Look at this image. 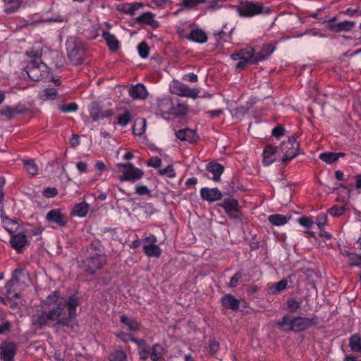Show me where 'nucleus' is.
Segmentation results:
<instances>
[{
    "instance_id": "obj_1",
    "label": "nucleus",
    "mask_w": 361,
    "mask_h": 361,
    "mask_svg": "<svg viewBox=\"0 0 361 361\" xmlns=\"http://www.w3.org/2000/svg\"><path fill=\"white\" fill-rule=\"evenodd\" d=\"M78 305L77 297L66 298L61 297L59 291L55 290L42 302V309L37 310L32 315V324L37 329H42L49 322H56V326L73 328Z\"/></svg>"
},
{
    "instance_id": "obj_2",
    "label": "nucleus",
    "mask_w": 361,
    "mask_h": 361,
    "mask_svg": "<svg viewBox=\"0 0 361 361\" xmlns=\"http://www.w3.org/2000/svg\"><path fill=\"white\" fill-rule=\"evenodd\" d=\"M274 50L275 47L271 44H264L259 52H257L251 47H247L238 52L232 54L231 57L234 61H239L235 65V69L240 71L244 69L248 64H256L266 60Z\"/></svg>"
},
{
    "instance_id": "obj_3",
    "label": "nucleus",
    "mask_w": 361,
    "mask_h": 361,
    "mask_svg": "<svg viewBox=\"0 0 361 361\" xmlns=\"http://www.w3.org/2000/svg\"><path fill=\"white\" fill-rule=\"evenodd\" d=\"M106 264V257L102 247L97 245L87 247L84 257L79 263V267L85 272L93 274Z\"/></svg>"
},
{
    "instance_id": "obj_4",
    "label": "nucleus",
    "mask_w": 361,
    "mask_h": 361,
    "mask_svg": "<svg viewBox=\"0 0 361 361\" xmlns=\"http://www.w3.org/2000/svg\"><path fill=\"white\" fill-rule=\"evenodd\" d=\"M318 324V317L313 315L312 317L296 316L290 317L289 315H284L281 320L276 323V326L283 331H291L301 332L308 329L316 326Z\"/></svg>"
},
{
    "instance_id": "obj_5",
    "label": "nucleus",
    "mask_w": 361,
    "mask_h": 361,
    "mask_svg": "<svg viewBox=\"0 0 361 361\" xmlns=\"http://www.w3.org/2000/svg\"><path fill=\"white\" fill-rule=\"evenodd\" d=\"M77 27L78 31L87 39H93L99 36V24L92 21L79 11L73 12L68 19Z\"/></svg>"
},
{
    "instance_id": "obj_6",
    "label": "nucleus",
    "mask_w": 361,
    "mask_h": 361,
    "mask_svg": "<svg viewBox=\"0 0 361 361\" xmlns=\"http://www.w3.org/2000/svg\"><path fill=\"white\" fill-rule=\"evenodd\" d=\"M230 8L235 9L239 16L244 18H252L262 13H269L270 9L262 3L240 0L238 6L230 5Z\"/></svg>"
},
{
    "instance_id": "obj_7",
    "label": "nucleus",
    "mask_w": 361,
    "mask_h": 361,
    "mask_svg": "<svg viewBox=\"0 0 361 361\" xmlns=\"http://www.w3.org/2000/svg\"><path fill=\"white\" fill-rule=\"evenodd\" d=\"M67 55L71 63L79 65L83 62L85 44L77 37H69L66 42Z\"/></svg>"
},
{
    "instance_id": "obj_8",
    "label": "nucleus",
    "mask_w": 361,
    "mask_h": 361,
    "mask_svg": "<svg viewBox=\"0 0 361 361\" xmlns=\"http://www.w3.org/2000/svg\"><path fill=\"white\" fill-rule=\"evenodd\" d=\"M30 281V277L27 272L21 268H17L12 273V279L7 282L6 288L9 297L18 298L19 294L11 291V287L15 284L27 285Z\"/></svg>"
},
{
    "instance_id": "obj_9",
    "label": "nucleus",
    "mask_w": 361,
    "mask_h": 361,
    "mask_svg": "<svg viewBox=\"0 0 361 361\" xmlns=\"http://www.w3.org/2000/svg\"><path fill=\"white\" fill-rule=\"evenodd\" d=\"M299 146L300 144L294 136L289 137L286 141H283L280 145L281 150L283 153L282 162H288L296 157L299 154Z\"/></svg>"
},
{
    "instance_id": "obj_10",
    "label": "nucleus",
    "mask_w": 361,
    "mask_h": 361,
    "mask_svg": "<svg viewBox=\"0 0 361 361\" xmlns=\"http://www.w3.org/2000/svg\"><path fill=\"white\" fill-rule=\"evenodd\" d=\"M26 73L34 81L41 80L48 73L47 65L37 60H32L26 67Z\"/></svg>"
},
{
    "instance_id": "obj_11",
    "label": "nucleus",
    "mask_w": 361,
    "mask_h": 361,
    "mask_svg": "<svg viewBox=\"0 0 361 361\" xmlns=\"http://www.w3.org/2000/svg\"><path fill=\"white\" fill-rule=\"evenodd\" d=\"M118 168H123V175L120 176L121 181L135 182L143 176V171L135 167L132 164H118Z\"/></svg>"
},
{
    "instance_id": "obj_12",
    "label": "nucleus",
    "mask_w": 361,
    "mask_h": 361,
    "mask_svg": "<svg viewBox=\"0 0 361 361\" xmlns=\"http://www.w3.org/2000/svg\"><path fill=\"white\" fill-rule=\"evenodd\" d=\"M355 25V21L343 20L338 22V16H335L326 21V27L334 32H350Z\"/></svg>"
},
{
    "instance_id": "obj_13",
    "label": "nucleus",
    "mask_w": 361,
    "mask_h": 361,
    "mask_svg": "<svg viewBox=\"0 0 361 361\" xmlns=\"http://www.w3.org/2000/svg\"><path fill=\"white\" fill-rule=\"evenodd\" d=\"M227 216L233 219L235 223L241 224L244 216L237 200L227 197Z\"/></svg>"
},
{
    "instance_id": "obj_14",
    "label": "nucleus",
    "mask_w": 361,
    "mask_h": 361,
    "mask_svg": "<svg viewBox=\"0 0 361 361\" xmlns=\"http://www.w3.org/2000/svg\"><path fill=\"white\" fill-rule=\"evenodd\" d=\"M157 237L152 235L145 239V243L143 245V251L148 257H159L161 254V250L156 244Z\"/></svg>"
},
{
    "instance_id": "obj_15",
    "label": "nucleus",
    "mask_w": 361,
    "mask_h": 361,
    "mask_svg": "<svg viewBox=\"0 0 361 361\" xmlns=\"http://www.w3.org/2000/svg\"><path fill=\"white\" fill-rule=\"evenodd\" d=\"M17 350L13 342H4L0 346V358L4 361H13Z\"/></svg>"
},
{
    "instance_id": "obj_16",
    "label": "nucleus",
    "mask_w": 361,
    "mask_h": 361,
    "mask_svg": "<svg viewBox=\"0 0 361 361\" xmlns=\"http://www.w3.org/2000/svg\"><path fill=\"white\" fill-rule=\"evenodd\" d=\"M172 92L181 97L195 99L198 97L199 90L192 89L184 84L177 83L172 87Z\"/></svg>"
},
{
    "instance_id": "obj_17",
    "label": "nucleus",
    "mask_w": 361,
    "mask_h": 361,
    "mask_svg": "<svg viewBox=\"0 0 361 361\" xmlns=\"http://www.w3.org/2000/svg\"><path fill=\"white\" fill-rule=\"evenodd\" d=\"M90 114L92 120L97 121L112 116L114 112L112 110L102 111L97 103L93 102L90 110Z\"/></svg>"
},
{
    "instance_id": "obj_18",
    "label": "nucleus",
    "mask_w": 361,
    "mask_h": 361,
    "mask_svg": "<svg viewBox=\"0 0 361 361\" xmlns=\"http://www.w3.org/2000/svg\"><path fill=\"white\" fill-rule=\"evenodd\" d=\"M276 150L277 147L271 145H268L264 147L263 150L264 166H269L276 161Z\"/></svg>"
},
{
    "instance_id": "obj_19",
    "label": "nucleus",
    "mask_w": 361,
    "mask_h": 361,
    "mask_svg": "<svg viewBox=\"0 0 361 361\" xmlns=\"http://www.w3.org/2000/svg\"><path fill=\"white\" fill-rule=\"evenodd\" d=\"M46 219L49 222L56 224L59 226H64L66 224L65 216L58 209H52L49 212Z\"/></svg>"
},
{
    "instance_id": "obj_20",
    "label": "nucleus",
    "mask_w": 361,
    "mask_h": 361,
    "mask_svg": "<svg viewBox=\"0 0 361 361\" xmlns=\"http://www.w3.org/2000/svg\"><path fill=\"white\" fill-rule=\"evenodd\" d=\"M200 192L202 199L209 202L219 200L222 197V193L217 188H204Z\"/></svg>"
},
{
    "instance_id": "obj_21",
    "label": "nucleus",
    "mask_w": 361,
    "mask_h": 361,
    "mask_svg": "<svg viewBox=\"0 0 361 361\" xmlns=\"http://www.w3.org/2000/svg\"><path fill=\"white\" fill-rule=\"evenodd\" d=\"M138 24L147 25L153 29H156L159 26L158 21L154 19V15L151 12H146L136 18Z\"/></svg>"
},
{
    "instance_id": "obj_22",
    "label": "nucleus",
    "mask_w": 361,
    "mask_h": 361,
    "mask_svg": "<svg viewBox=\"0 0 361 361\" xmlns=\"http://www.w3.org/2000/svg\"><path fill=\"white\" fill-rule=\"evenodd\" d=\"M176 137L183 141H188L190 143H194L197 141L198 137L195 133V131L189 129H182L179 130L176 133Z\"/></svg>"
},
{
    "instance_id": "obj_23",
    "label": "nucleus",
    "mask_w": 361,
    "mask_h": 361,
    "mask_svg": "<svg viewBox=\"0 0 361 361\" xmlns=\"http://www.w3.org/2000/svg\"><path fill=\"white\" fill-rule=\"evenodd\" d=\"M343 257L348 259L349 267H361V254L350 252L348 250H343L341 252Z\"/></svg>"
},
{
    "instance_id": "obj_24",
    "label": "nucleus",
    "mask_w": 361,
    "mask_h": 361,
    "mask_svg": "<svg viewBox=\"0 0 361 361\" xmlns=\"http://www.w3.org/2000/svg\"><path fill=\"white\" fill-rule=\"evenodd\" d=\"M131 341L137 345L138 353L140 358L143 360H147L149 357L151 347L143 340L139 341L135 338H131Z\"/></svg>"
},
{
    "instance_id": "obj_25",
    "label": "nucleus",
    "mask_w": 361,
    "mask_h": 361,
    "mask_svg": "<svg viewBox=\"0 0 361 361\" xmlns=\"http://www.w3.org/2000/svg\"><path fill=\"white\" fill-rule=\"evenodd\" d=\"M206 169L212 174V180L217 181L224 171V167L221 164L216 162H210L207 164Z\"/></svg>"
},
{
    "instance_id": "obj_26",
    "label": "nucleus",
    "mask_w": 361,
    "mask_h": 361,
    "mask_svg": "<svg viewBox=\"0 0 361 361\" xmlns=\"http://www.w3.org/2000/svg\"><path fill=\"white\" fill-rule=\"evenodd\" d=\"M129 94L133 99H144L147 97V92L145 87L141 84H137L130 87Z\"/></svg>"
},
{
    "instance_id": "obj_27",
    "label": "nucleus",
    "mask_w": 361,
    "mask_h": 361,
    "mask_svg": "<svg viewBox=\"0 0 361 361\" xmlns=\"http://www.w3.org/2000/svg\"><path fill=\"white\" fill-rule=\"evenodd\" d=\"M27 243V237L23 233H18L11 239V246L18 252H20Z\"/></svg>"
},
{
    "instance_id": "obj_28",
    "label": "nucleus",
    "mask_w": 361,
    "mask_h": 361,
    "mask_svg": "<svg viewBox=\"0 0 361 361\" xmlns=\"http://www.w3.org/2000/svg\"><path fill=\"white\" fill-rule=\"evenodd\" d=\"M349 204L347 202L343 204H335L329 209L328 213L334 218H338L349 209Z\"/></svg>"
},
{
    "instance_id": "obj_29",
    "label": "nucleus",
    "mask_w": 361,
    "mask_h": 361,
    "mask_svg": "<svg viewBox=\"0 0 361 361\" xmlns=\"http://www.w3.org/2000/svg\"><path fill=\"white\" fill-rule=\"evenodd\" d=\"M102 37L106 41L110 50L116 51L118 49L120 43L115 35L109 32H103Z\"/></svg>"
},
{
    "instance_id": "obj_30",
    "label": "nucleus",
    "mask_w": 361,
    "mask_h": 361,
    "mask_svg": "<svg viewBox=\"0 0 361 361\" xmlns=\"http://www.w3.org/2000/svg\"><path fill=\"white\" fill-rule=\"evenodd\" d=\"M290 216H287L280 214H271L268 216L269 221L274 226H281L286 224Z\"/></svg>"
},
{
    "instance_id": "obj_31",
    "label": "nucleus",
    "mask_w": 361,
    "mask_h": 361,
    "mask_svg": "<svg viewBox=\"0 0 361 361\" xmlns=\"http://www.w3.org/2000/svg\"><path fill=\"white\" fill-rule=\"evenodd\" d=\"M164 348L163 347L157 343L154 344L150 350L149 357L152 361H163L164 357Z\"/></svg>"
},
{
    "instance_id": "obj_32",
    "label": "nucleus",
    "mask_w": 361,
    "mask_h": 361,
    "mask_svg": "<svg viewBox=\"0 0 361 361\" xmlns=\"http://www.w3.org/2000/svg\"><path fill=\"white\" fill-rule=\"evenodd\" d=\"M349 347L351 351L361 353V337L358 334H353L349 338Z\"/></svg>"
},
{
    "instance_id": "obj_33",
    "label": "nucleus",
    "mask_w": 361,
    "mask_h": 361,
    "mask_svg": "<svg viewBox=\"0 0 361 361\" xmlns=\"http://www.w3.org/2000/svg\"><path fill=\"white\" fill-rule=\"evenodd\" d=\"M147 121L145 118H137L133 125V134L137 136H141L144 134L146 130Z\"/></svg>"
},
{
    "instance_id": "obj_34",
    "label": "nucleus",
    "mask_w": 361,
    "mask_h": 361,
    "mask_svg": "<svg viewBox=\"0 0 361 361\" xmlns=\"http://www.w3.org/2000/svg\"><path fill=\"white\" fill-rule=\"evenodd\" d=\"M90 206L85 202L77 204L72 210V215L84 217L87 214Z\"/></svg>"
},
{
    "instance_id": "obj_35",
    "label": "nucleus",
    "mask_w": 361,
    "mask_h": 361,
    "mask_svg": "<svg viewBox=\"0 0 361 361\" xmlns=\"http://www.w3.org/2000/svg\"><path fill=\"white\" fill-rule=\"evenodd\" d=\"M5 5L6 8L4 11L6 13H12L18 11L22 4V0H2Z\"/></svg>"
},
{
    "instance_id": "obj_36",
    "label": "nucleus",
    "mask_w": 361,
    "mask_h": 361,
    "mask_svg": "<svg viewBox=\"0 0 361 361\" xmlns=\"http://www.w3.org/2000/svg\"><path fill=\"white\" fill-rule=\"evenodd\" d=\"M189 39L192 40L193 42H199V43H204L206 42L207 40V37L206 33L200 29H197L195 30H192L190 32Z\"/></svg>"
},
{
    "instance_id": "obj_37",
    "label": "nucleus",
    "mask_w": 361,
    "mask_h": 361,
    "mask_svg": "<svg viewBox=\"0 0 361 361\" xmlns=\"http://www.w3.org/2000/svg\"><path fill=\"white\" fill-rule=\"evenodd\" d=\"M171 100L169 98H163L158 100V107L162 113H170L171 111Z\"/></svg>"
},
{
    "instance_id": "obj_38",
    "label": "nucleus",
    "mask_w": 361,
    "mask_h": 361,
    "mask_svg": "<svg viewBox=\"0 0 361 361\" xmlns=\"http://www.w3.org/2000/svg\"><path fill=\"white\" fill-rule=\"evenodd\" d=\"M121 322L126 324L130 331H136L139 329V323L136 320L130 319L126 315L121 317Z\"/></svg>"
},
{
    "instance_id": "obj_39",
    "label": "nucleus",
    "mask_w": 361,
    "mask_h": 361,
    "mask_svg": "<svg viewBox=\"0 0 361 361\" xmlns=\"http://www.w3.org/2000/svg\"><path fill=\"white\" fill-rule=\"evenodd\" d=\"M21 111L17 108H12L11 106H6L0 111V115L6 116L8 119L13 118L17 114Z\"/></svg>"
},
{
    "instance_id": "obj_40",
    "label": "nucleus",
    "mask_w": 361,
    "mask_h": 361,
    "mask_svg": "<svg viewBox=\"0 0 361 361\" xmlns=\"http://www.w3.org/2000/svg\"><path fill=\"white\" fill-rule=\"evenodd\" d=\"M24 165L27 171L31 176H34L38 173V167L36 163L32 159L24 160Z\"/></svg>"
},
{
    "instance_id": "obj_41",
    "label": "nucleus",
    "mask_w": 361,
    "mask_h": 361,
    "mask_svg": "<svg viewBox=\"0 0 361 361\" xmlns=\"http://www.w3.org/2000/svg\"><path fill=\"white\" fill-rule=\"evenodd\" d=\"M287 310L290 313H295L301 307V302L295 298H290L286 302Z\"/></svg>"
},
{
    "instance_id": "obj_42",
    "label": "nucleus",
    "mask_w": 361,
    "mask_h": 361,
    "mask_svg": "<svg viewBox=\"0 0 361 361\" xmlns=\"http://www.w3.org/2000/svg\"><path fill=\"white\" fill-rule=\"evenodd\" d=\"M336 156V152H326L319 154V159L328 164H331L337 161Z\"/></svg>"
},
{
    "instance_id": "obj_43",
    "label": "nucleus",
    "mask_w": 361,
    "mask_h": 361,
    "mask_svg": "<svg viewBox=\"0 0 361 361\" xmlns=\"http://www.w3.org/2000/svg\"><path fill=\"white\" fill-rule=\"evenodd\" d=\"M40 97L43 100H54L57 98L58 94L56 89L47 88L43 91Z\"/></svg>"
},
{
    "instance_id": "obj_44",
    "label": "nucleus",
    "mask_w": 361,
    "mask_h": 361,
    "mask_svg": "<svg viewBox=\"0 0 361 361\" xmlns=\"http://www.w3.org/2000/svg\"><path fill=\"white\" fill-rule=\"evenodd\" d=\"M298 224L306 228H310L314 224V221L312 216H303L298 219Z\"/></svg>"
},
{
    "instance_id": "obj_45",
    "label": "nucleus",
    "mask_w": 361,
    "mask_h": 361,
    "mask_svg": "<svg viewBox=\"0 0 361 361\" xmlns=\"http://www.w3.org/2000/svg\"><path fill=\"white\" fill-rule=\"evenodd\" d=\"M142 4L141 3H134L132 4H126L123 5V11L126 13H128L130 15H134L135 11L138 10L140 8L142 7Z\"/></svg>"
},
{
    "instance_id": "obj_46",
    "label": "nucleus",
    "mask_w": 361,
    "mask_h": 361,
    "mask_svg": "<svg viewBox=\"0 0 361 361\" xmlns=\"http://www.w3.org/2000/svg\"><path fill=\"white\" fill-rule=\"evenodd\" d=\"M1 219L2 220V223L4 224V228L9 232L10 233H12V229L9 228V225L11 224H16V221L14 219H11L8 216H6L5 212L4 211L1 213Z\"/></svg>"
},
{
    "instance_id": "obj_47",
    "label": "nucleus",
    "mask_w": 361,
    "mask_h": 361,
    "mask_svg": "<svg viewBox=\"0 0 361 361\" xmlns=\"http://www.w3.org/2000/svg\"><path fill=\"white\" fill-rule=\"evenodd\" d=\"M126 354L121 350L114 351L109 357L110 361H126Z\"/></svg>"
},
{
    "instance_id": "obj_48",
    "label": "nucleus",
    "mask_w": 361,
    "mask_h": 361,
    "mask_svg": "<svg viewBox=\"0 0 361 361\" xmlns=\"http://www.w3.org/2000/svg\"><path fill=\"white\" fill-rule=\"evenodd\" d=\"M288 286V279H283L279 282L274 284L271 289H274L272 290L273 293H275L276 292H281L286 288Z\"/></svg>"
},
{
    "instance_id": "obj_49",
    "label": "nucleus",
    "mask_w": 361,
    "mask_h": 361,
    "mask_svg": "<svg viewBox=\"0 0 361 361\" xmlns=\"http://www.w3.org/2000/svg\"><path fill=\"white\" fill-rule=\"evenodd\" d=\"M78 105L75 103L62 104L59 106V109L65 113L75 112L78 110Z\"/></svg>"
},
{
    "instance_id": "obj_50",
    "label": "nucleus",
    "mask_w": 361,
    "mask_h": 361,
    "mask_svg": "<svg viewBox=\"0 0 361 361\" xmlns=\"http://www.w3.org/2000/svg\"><path fill=\"white\" fill-rule=\"evenodd\" d=\"M137 49L140 57L145 59L149 55V47L145 42H140L137 46Z\"/></svg>"
},
{
    "instance_id": "obj_51",
    "label": "nucleus",
    "mask_w": 361,
    "mask_h": 361,
    "mask_svg": "<svg viewBox=\"0 0 361 361\" xmlns=\"http://www.w3.org/2000/svg\"><path fill=\"white\" fill-rule=\"evenodd\" d=\"M227 307L233 310H237L239 307V300L235 299L232 295L227 294Z\"/></svg>"
},
{
    "instance_id": "obj_52",
    "label": "nucleus",
    "mask_w": 361,
    "mask_h": 361,
    "mask_svg": "<svg viewBox=\"0 0 361 361\" xmlns=\"http://www.w3.org/2000/svg\"><path fill=\"white\" fill-rule=\"evenodd\" d=\"M118 123L121 126H126L130 121V114L129 111H126L122 115H118L117 117Z\"/></svg>"
},
{
    "instance_id": "obj_53",
    "label": "nucleus",
    "mask_w": 361,
    "mask_h": 361,
    "mask_svg": "<svg viewBox=\"0 0 361 361\" xmlns=\"http://www.w3.org/2000/svg\"><path fill=\"white\" fill-rule=\"evenodd\" d=\"M161 176H167L169 178H174L176 173L172 165L167 166L165 169L159 171Z\"/></svg>"
},
{
    "instance_id": "obj_54",
    "label": "nucleus",
    "mask_w": 361,
    "mask_h": 361,
    "mask_svg": "<svg viewBox=\"0 0 361 361\" xmlns=\"http://www.w3.org/2000/svg\"><path fill=\"white\" fill-rule=\"evenodd\" d=\"M314 221V224H317L318 228H323L327 224V215L322 213L319 214Z\"/></svg>"
},
{
    "instance_id": "obj_55",
    "label": "nucleus",
    "mask_w": 361,
    "mask_h": 361,
    "mask_svg": "<svg viewBox=\"0 0 361 361\" xmlns=\"http://www.w3.org/2000/svg\"><path fill=\"white\" fill-rule=\"evenodd\" d=\"M285 133V128L283 126L278 125L272 129L271 135L277 139H280Z\"/></svg>"
},
{
    "instance_id": "obj_56",
    "label": "nucleus",
    "mask_w": 361,
    "mask_h": 361,
    "mask_svg": "<svg viewBox=\"0 0 361 361\" xmlns=\"http://www.w3.org/2000/svg\"><path fill=\"white\" fill-rule=\"evenodd\" d=\"M243 274L241 271H237L233 276L231 277L230 282H229V286L230 287H235L239 281L242 279Z\"/></svg>"
},
{
    "instance_id": "obj_57",
    "label": "nucleus",
    "mask_w": 361,
    "mask_h": 361,
    "mask_svg": "<svg viewBox=\"0 0 361 361\" xmlns=\"http://www.w3.org/2000/svg\"><path fill=\"white\" fill-rule=\"evenodd\" d=\"M206 0H183V4L186 8H192L196 5L205 2Z\"/></svg>"
},
{
    "instance_id": "obj_58",
    "label": "nucleus",
    "mask_w": 361,
    "mask_h": 361,
    "mask_svg": "<svg viewBox=\"0 0 361 361\" xmlns=\"http://www.w3.org/2000/svg\"><path fill=\"white\" fill-rule=\"evenodd\" d=\"M161 164V159L157 157H152L149 161L147 165L151 167L158 168Z\"/></svg>"
},
{
    "instance_id": "obj_59",
    "label": "nucleus",
    "mask_w": 361,
    "mask_h": 361,
    "mask_svg": "<svg viewBox=\"0 0 361 361\" xmlns=\"http://www.w3.org/2000/svg\"><path fill=\"white\" fill-rule=\"evenodd\" d=\"M27 56H29L31 58H34V60H37L39 61H40V57L42 56V51L39 49H37V50H30L27 52Z\"/></svg>"
},
{
    "instance_id": "obj_60",
    "label": "nucleus",
    "mask_w": 361,
    "mask_h": 361,
    "mask_svg": "<svg viewBox=\"0 0 361 361\" xmlns=\"http://www.w3.org/2000/svg\"><path fill=\"white\" fill-rule=\"evenodd\" d=\"M135 192L140 195H148L150 192L149 188L145 185H137Z\"/></svg>"
},
{
    "instance_id": "obj_61",
    "label": "nucleus",
    "mask_w": 361,
    "mask_h": 361,
    "mask_svg": "<svg viewBox=\"0 0 361 361\" xmlns=\"http://www.w3.org/2000/svg\"><path fill=\"white\" fill-rule=\"evenodd\" d=\"M224 0H214L209 3V8L216 10L223 6Z\"/></svg>"
},
{
    "instance_id": "obj_62",
    "label": "nucleus",
    "mask_w": 361,
    "mask_h": 361,
    "mask_svg": "<svg viewBox=\"0 0 361 361\" xmlns=\"http://www.w3.org/2000/svg\"><path fill=\"white\" fill-rule=\"evenodd\" d=\"M58 194L55 188H47L44 191V195L47 197H54Z\"/></svg>"
},
{
    "instance_id": "obj_63",
    "label": "nucleus",
    "mask_w": 361,
    "mask_h": 361,
    "mask_svg": "<svg viewBox=\"0 0 361 361\" xmlns=\"http://www.w3.org/2000/svg\"><path fill=\"white\" fill-rule=\"evenodd\" d=\"M319 236L324 240H331L332 238V235L326 231L323 228H319Z\"/></svg>"
},
{
    "instance_id": "obj_64",
    "label": "nucleus",
    "mask_w": 361,
    "mask_h": 361,
    "mask_svg": "<svg viewBox=\"0 0 361 361\" xmlns=\"http://www.w3.org/2000/svg\"><path fill=\"white\" fill-rule=\"evenodd\" d=\"M77 169L80 173L87 171V164L83 161H79L76 164Z\"/></svg>"
}]
</instances>
